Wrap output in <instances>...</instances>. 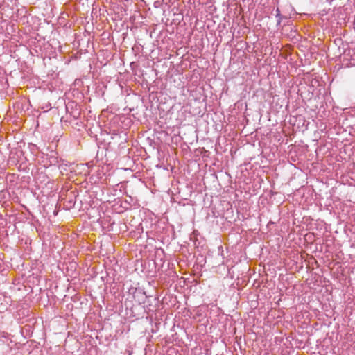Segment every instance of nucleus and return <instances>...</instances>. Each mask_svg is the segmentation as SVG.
<instances>
[{
  "label": "nucleus",
  "instance_id": "nucleus-1",
  "mask_svg": "<svg viewBox=\"0 0 355 355\" xmlns=\"http://www.w3.org/2000/svg\"><path fill=\"white\" fill-rule=\"evenodd\" d=\"M276 17L278 18L277 24H279L281 23V20H282L283 17L281 15L280 10H279V9L278 8L276 9Z\"/></svg>",
  "mask_w": 355,
  "mask_h": 355
}]
</instances>
